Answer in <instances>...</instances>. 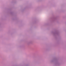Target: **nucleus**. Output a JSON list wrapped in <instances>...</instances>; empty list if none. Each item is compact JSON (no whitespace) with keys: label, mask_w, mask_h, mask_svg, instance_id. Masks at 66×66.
<instances>
[{"label":"nucleus","mask_w":66,"mask_h":66,"mask_svg":"<svg viewBox=\"0 0 66 66\" xmlns=\"http://www.w3.org/2000/svg\"><path fill=\"white\" fill-rule=\"evenodd\" d=\"M55 62V65H59V63L57 61V60L56 59H54L53 60H52L51 61V62Z\"/></svg>","instance_id":"1"},{"label":"nucleus","mask_w":66,"mask_h":66,"mask_svg":"<svg viewBox=\"0 0 66 66\" xmlns=\"http://www.w3.org/2000/svg\"><path fill=\"white\" fill-rule=\"evenodd\" d=\"M52 33H53V34L54 35H58V34H59V32H52Z\"/></svg>","instance_id":"2"}]
</instances>
